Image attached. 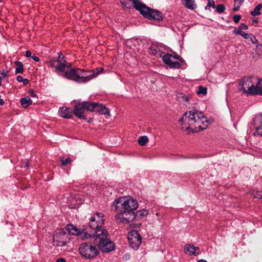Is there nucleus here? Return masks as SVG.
I'll use <instances>...</instances> for the list:
<instances>
[{
    "mask_svg": "<svg viewBox=\"0 0 262 262\" xmlns=\"http://www.w3.org/2000/svg\"><path fill=\"white\" fill-rule=\"evenodd\" d=\"M181 122L182 129L188 132H198L206 129L208 120L204 114L197 110L186 112L179 120Z\"/></svg>",
    "mask_w": 262,
    "mask_h": 262,
    "instance_id": "nucleus-1",
    "label": "nucleus"
},
{
    "mask_svg": "<svg viewBox=\"0 0 262 262\" xmlns=\"http://www.w3.org/2000/svg\"><path fill=\"white\" fill-rule=\"evenodd\" d=\"M49 65L52 68H55V72L60 75L68 79L74 80L77 79H83L89 80L91 78L89 72L80 69H73L69 65V63L65 64L58 59L51 60Z\"/></svg>",
    "mask_w": 262,
    "mask_h": 262,
    "instance_id": "nucleus-2",
    "label": "nucleus"
},
{
    "mask_svg": "<svg viewBox=\"0 0 262 262\" xmlns=\"http://www.w3.org/2000/svg\"><path fill=\"white\" fill-rule=\"evenodd\" d=\"M108 234L106 229L98 230L93 235L95 243L103 252H109L115 249V244L108 237Z\"/></svg>",
    "mask_w": 262,
    "mask_h": 262,
    "instance_id": "nucleus-3",
    "label": "nucleus"
},
{
    "mask_svg": "<svg viewBox=\"0 0 262 262\" xmlns=\"http://www.w3.org/2000/svg\"><path fill=\"white\" fill-rule=\"evenodd\" d=\"M138 207V202L133 198L120 197L115 200L111 209L113 210L134 211Z\"/></svg>",
    "mask_w": 262,
    "mask_h": 262,
    "instance_id": "nucleus-4",
    "label": "nucleus"
},
{
    "mask_svg": "<svg viewBox=\"0 0 262 262\" xmlns=\"http://www.w3.org/2000/svg\"><path fill=\"white\" fill-rule=\"evenodd\" d=\"M132 2L136 10L145 17L150 20H160L162 19V13L158 11L154 10L142 3L139 0H128Z\"/></svg>",
    "mask_w": 262,
    "mask_h": 262,
    "instance_id": "nucleus-5",
    "label": "nucleus"
},
{
    "mask_svg": "<svg viewBox=\"0 0 262 262\" xmlns=\"http://www.w3.org/2000/svg\"><path fill=\"white\" fill-rule=\"evenodd\" d=\"M257 82L256 77H246L239 82L241 90L247 95H255V84Z\"/></svg>",
    "mask_w": 262,
    "mask_h": 262,
    "instance_id": "nucleus-6",
    "label": "nucleus"
},
{
    "mask_svg": "<svg viewBox=\"0 0 262 262\" xmlns=\"http://www.w3.org/2000/svg\"><path fill=\"white\" fill-rule=\"evenodd\" d=\"M79 252L81 255L87 259L95 258L99 252L96 245L92 243H83L80 245Z\"/></svg>",
    "mask_w": 262,
    "mask_h": 262,
    "instance_id": "nucleus-7",
    "label": "nucleus"
},
{
    "mask_svg": "<svg viewBox=\"0 0 262 262\" xmlns=\"http://www.w3.org/2000/svg\"><path fill=\"white\" fill-rule=\"evenodd\" d=\"M104 222V215L100 212H96L91 217L89 222L90 227L96 232L104 229L102 226Z\"/></svg>",
    "mask_w": 262,
    "mask_h": 262,
    "instance_id": "nucleus-8",
    "label": "nucleus"
},
{
    "mask_svg": "<svg viewBox=\"0 0 262 262\" xmlns=\"http://www.w3.org/2000/svg\"><path fill=\"white\" fill-rule=\"evenodd\" d=\"M53 238L54 245L58 247L66 246L69 241L68 234L63 229L56 230Z\"/></svg>",
    "mask_w": 262,
    "mask_h": 262,
    "instance_id": "nucleus-9",
    "label": "nucleus"
},
{
    "mask_svg": "<svg viewBox=\"0 0 262 262\" xmlns=\"http://www.w3.org/2000/svg\"><path fill=\"white\" fill-rule=\"evenodd\" d=\"M117 212L116 218L120 222L124 224L133 221L136 217L134 211L115 210Z\"/></svg>",
    "mask_w": 262,
    "mask_h": 262,
    "instance_id": "nucleus-10",
    "label": "nucleus"
},
{
    "mask_svg": "<svg viewBox=\"0 0 262 262\" xmlns=\"http://www.w3.org/2000/svg\"><path fill=\"white\" fill-rule=\"evenodd\" d=\"M128 241L129 246L134 249L137 250L141 244L142 238L136 230H131L128 233Z\"/></svg>",
    "mask_w": 262,
    "mask_h": 262,
    "instance_id": "nucleus-11",
    "label": "nucleus"
},
{
    "mask_svg": "<svg viewBox=\"0 0 262 262\" xmlns=\"http://www.w3.org/2000/svg\"><path fill=\"white\" fill-rule=\"evenodd\" d=\"M90 102L88 101H83L82 103H78L75 106L74 110V114L78 118H85L84 115V111L86 110L88 111L89 105Z\"/></svg>",
    "mask_w": 262,
    "mask_h": 262,
    "instance_id": "nucleus-12",
    "label": "nucleus"
},
{
    "mask_svg": "<svg viewBox=\"0 0 262 262\" xmlns=\"http://www.w3.org/2000/svg\"><path fill=\"white\" fill-rule=\"evenodd\" d=\"M88 111L91 112H98L103 115H107L108 116H111L110 111L108 108L104 105L95 102H90V105H89Z\"/></svg>",
    "mask_w": 262,
    "mask_h": 262,
    "instance_id": "nucleus-13",
    "label": "nucleus"
},
{
    "mask_svg": "<svg viewBox=\"0 0 262 262\" xmlns=\"http://www.w3.org/2000/svg\"><path fill=\"white\" fill-rule=\"evenodd\" d=\"M185 253H188L190 255H198L200 253V249L195 247L192 244H187L185 247Z\"/></svg>",
    "mask_w": 262,
    "mask_h": 262,
    "instance_id": "nucleus-14",
    "label": "nucleus"
},
{
    "mask_svg": "<svg viewBox=\"0 0 262 262\" xmlns=\"http://www.w3.org/2000/svg\"><path fill=\"white\" fill-rule=\"evenodd\" d=\"M66 229L70 234L75 235H78L84 231L82 229L78 228L72 224L68 225L66 227Z\"/></svg>",
    "mask_w": 262,
    "mask_h": 262,
    "instance_id": "nucleus-15",
    "label": "nucleus"
},
{
    "mask_svg": "<svg viewBox=\"0 0 262 262\" xmlns=\"http://www.w3.org/2000/svg\"><path fill=\"white\" fill-rule=\"evenodd\" d=\"M256 121H257V123H256V132L254 133V135H255L257 134L262 136V115L256 117Z\"/></svg>",
    "mask_w": 262,
    "mask_h": 262,
    "instance_id": "nucleus-16",
    "label": "nucleus"
},
{
    "mask_svg": "<svg viewBox=\"0 0 262 262\" xmlns=\"http://www.w3.org/2000/svg\"><path fill=\"white\" fill-rule=\"evenodd\" d=\"M162 59L163 60V62L167 65L169 66L170 62H171L173 61V59H179L180 61H182V58H180L178 56H172L171 54H167L166 55H164L162 56Z\"/></svg>",
    "mask_w": 262,
    "mask_h": 262,
    "instance_id": "nucleus-17",
    "label": "nucleus"
},
{
    "mask_svg": "<svg viewBox=\"0 0 262 262\" xmlns=\"http://www.w3.org/2000/svg\"><path fill=\"white\" fill-rule=\"evenodd\" d=\"M59 114L60 117L67 119L70 118L72 117L70 108L66 107H60L59 108Z\"/></svg>",
    "mask_w": 262,
    "mask_h": 262,
    "instance_id": "nucleus-18",
    "label": "nucleus"
},
{
    "mask_svg": "<svg viewBox=\"0 0 262 262\" xmlns=\"http://www.w3.org/2000/svg\"><path fill=\"white\" fill-rule=\"evenodd\" d=\"M183 5L190 10H194L197 8V5L195 0H183Z\"/></svg>",
    "mask_w": 262,
    "mask_h": 262,
    "instance_id": "nucleus-19",
    "label": "nucleus"
},
{
    "mask_svg": "<svg viewBox=\"0 0 262 262\" xmlns=\"http://www.w3.org/2000/svg\"><path fill=\"white\" fill-rule=\"evenodd\" d=\"M21 105L25 108L32 104V101L28 96L22 98L20 100Z\"/></svg>",
    "mask_w": 262,
    "mask_h": 262,
    "instance_id": "nucleus-20",
    "label": "nucleus"
},
{
    "mask_svg": "<svg viewBox=\"0 0 262 262\" xmlns=\"http://www.w3.org/2000/svg\"><path fill=\"white\" fill-rule=\"evenodd\" d=\"M71 201V205H79L82 203V200L80 199V195L77 194L72 198Z\"/></svg>",
    "mask_w": 262,
    "mask_h": 262,
    "instance_id": "nucleus-21",
    "label": "nucleus"
},
{
    "mask_svg": "<svg viewBox=\"0 0 262 262\" xmlns=\"http://www.w3.org/2000/svg\"><path fill=\"white\" fill-rule=\"evenodd\" d=\"M255 95L259 94L262 95V79L257 78V82L255 84Z\"/></svg>",
    "mask_w": 262,
    "mask_h": 262,
    "instance_id": "nucleus-22",
    "label": "nucleus"
},
{
    "mask_svg": "<svg viewBox=\"0 0 262 262\" xmlns=\"http://www.w3.org/2000/svg\"><path fill=\"white\" fill-rule=\"evenodd\" d=\"M14 63L16 66V68L15 71V73H23L24 72L23 64L21 62L18 61H15Z\"/></svg>",
    "mask_w": 262,
    "mask_h": 262,
    "instance_id": "nucleus-23",
    "label": "nucleus"
},
{
    "mask_svg": "<svg viewBox=\"0 0 262 262\" xmlns=\"http://www.w3.org/2000/svg\"><path fill=\"white\" fill-rule=\"evenodd\" d=\"M262 8V4H259L255 7L254 10L250 12L251 15L255 16L256 15H259L261 14L260 10Z\"/></svg>",
    "mask_w": 262,
    "mask_h": 262,
    "instance_id": "nucleus-24",
    "label": "nucleus"
},
{
    "mask_svg": "<svg viewBox=\"0 0 262 262\" xmlns=\"http://www.w3.org/2000/svg\"><path fill=\"white\" fill-rule=\"evenodd\" d=\"M93 234H95V232H94L93 233L91 234H88L86 232H83L78 235L80 236V239L84 240L88 239L89 237L94 238V237H93Z\"/></svg>",
    "mask_w": 262,
    "mask_h": 262,
    "instance_id": "nucleus-25",
    "label": "nucleus"
},
{
    "mask_svg": "<svg viewBox=\"0 0 262 262\" xmlns=\"http://www.w3.org/2000/svg\"><path fill=\"white\" fill-rule=\"evenodd\" d=\"M148 140V139L147 136H143L139 138L138 141L140 145L144 146L147 143Z\"/></svg>",
    "mask_w": 262,
    "mask_h": 262,
    "instance_id": "nucleus-26",
    "label": "nucleus"
},
{
    "mask_svg": "<svg viewBox=\"0 0 262 262\" xmlns=\"http://www.w3.org/2000/svg\"><path fill=\"white\" fill-rule=\"evenodd\" d=\"M147 214H148V212L146 210L142 209V210H140L137 211L135 215H136V217H142L146 216Z\"/></svg>",
    "mask_w": 262,
    "mask_h": 262,
    "instance_id": "nucleus-27",
    "label": "nucleus"
},
{
    "mask_svg": "<svg viewBox=\"0 0 262 262\" xmlns=\"http://www.w3.org/2000/svg\"><path fill=\"white\" fill-rule=\"evenodd\" d=\"M215 8L216 11L220 14L223 13L225 10V7L223 4L218 5L216 7L215 6Z\"/></svg>",
    "mask_w": 262,
    "mask_h": 262,
    "instance_id": "nucleus-28",
    "label": "nucleus"
},
{
    "mask_svg": "<svg viewBox=\"0 0 262 262\" xmlns=\"http://www.w3.org/2000/svg\"><path fill=\"white\" fill-rule=\"evenodd\" d=\"M211 7H212L213 8H215V2L213 0H208V3L205 7V9L211 11L209 9V8Z\"/></svg>",
    "mask_w": 262,
    "mask_h": 262,
    "instance_id": "nucleus-29",
    "label": "nucleus"
},
{
    "mask_svg": "<svg viewBox=\"0 0 262 262\" xmlns=\"http://www.w3.org/2000/svg\"><path fill=\"white\" fill-rule=\"evenodd\" d=\"M207 93V89L203 86H200L199 87V90L197 91L198 94L205 95Z\"/></svg>",
    "mask_w": 262,
    "mask_h": 262,
    "instance_id": "nucleus-30",
    "label": "nucleus"
},
{
    "mask_svg": "<svg viewBox=\"0 0 262 262\" xmlns=\"http://www.w3.org/2000/svg\"><path fill=\"white\" fill-rule=\"evenodd\" d=\"M150 53L154 55H160L161 56L162 53L160 51L158 50L155 48H150Z\"/></svg>",
    "mask_w": 262,
    "mask_h": 262,
    "instance_id": "nucleus-31",
    "label": "nucleus"
},
{
    "mask_svg": "<svg viewBox=\"0 0 262 262\" xmlns=\"http://www.w3.org/2000/svg\"><path fill=\"white\" fill-rule=\"evenodd\" d=\"M180 97H179V99H181L182 100H180V101H184L186 102H188L189 100V98L188 96H186L184 94H180Z\"/></svg>",
    "mask_w": 262,
    "mask_h": 262,
    "instance_id": "nucleus-32",
    "label": "nucleus"
},
{
    "mask_svg": "<svg viewBox=\"0 0 262 262\" xmlns=\"http://www.w3.org/2000/svg\"><path fill=\"white\" fill-rule=\"evenodd\" d=\"M169 67L171 68H179L180 67V63L178 61H172L171 62H170Z\"/></svg>",
    "mask_w": 262,
    "mask_h": 262,
    "instance_id": "nucleus-33",
    "label": "nucleus"
},
{
    "mask_svg": "<svg viewBox=\"0 0 262 262\" xmlns=\"http://www.w3.org/2000/svg\"><path fill=\"white\" fill-rule=\"evenodd\" d=\"M61 162L62 166H66L71 162V159L70 158H67L66 159H61Z\"/></svg>",
    "mask_w": 262,
    "mask_h": 262,
    "instance_id": "nucleus-34",
    "label": "nucleus"
},
{
    "mask_svg": "<svg viewBox=\"0 0 262 262\" xmlns=\"http://www.w3.org/2000/svg\"><path fill=\"white\" fill-rule=\"evenodd\" d=\"M248 40L250 41L253 44H256L258 43V40L256 38L251 34L250 36H249V39Z\"/></svg>",
    "mask_w": 262,
    "mask_h": 262,
    "instance_id": "nucleus-35",
    "label": "nucleus"
},
{
    "mask_svg": "<svg viewBox=\"0 0 262 262\" xmlns=\"http://www.w3.org/2000/svg\"><path fill=\"white\" fill-rule=\"evenodd\" d=\"M241 18L240 15H235L233 16V19L235 23H238Z\"/></svg>",
    "mask_w": 262,
    "mask_h": 262,
    "instance_id": "nucleus-36",
    "label": "nucleus"
},
{
    "mask_svg": "<svg viewBox=\"0 0 262 262\" xmlns=\"http://www.w3.org/2000/svg\"><path fill=\"white\" fill-rule=\"evenodd\" d=\"M243 31H242V30L238 28H235L234 30V33L236 35H241V34L242 33Z\"/></svg>",
    "mask_w": 262,
    "mask_h": 262,
    "instance_id": "nucleus-37",
    "label": "nucleus"
},
{
    "mask_svg": "<svg viewBox=\"0 0 262 262\" xmlns=\"http://www.w3.org/2000/svg\"><path fill=\"white\" fill-rule=\"evenodd\" d=\"M251 34H248L243 31L242 33L241 34V36L243 37L244 38L249 39V36H250Z\"/></svg>",
    "mask_w": 262,
    "mask_h": 262,
    "instance_id": "nucleus-38",
    "label": "nucleus"
},
{
    "mask_svg": "<svg viewBox=\"0 0 262 262\" xmlns=\"http://www.w3.org/2000/svg\"><path fill=\"white\" fill-rule=\"evenodd\" d=\"M29 94L30 97H31L32 98H36L37 96L36 94L33 90L29 91Z\"/></svg>",
    "mask_w": 262,
    "mask_h": 262,
    "instance_id": "nucleus-39",
    "label": "nucleus"
},
{
    "mask_svg": "<svg viewBox=\"0 0 262 262\" xmlns=\"http://www.w3.org/2000/svg\"><path fill=\"white\" fill-rule=\"evenodd\" d=\"M239 28L241 30H247L248 28V26L245 24H241Z\"/></svg>",
    "mask_w": 262,
    "mask_h": 262,
    "instance_id": "nucleus-40",
    "label": "nucleus"
},
{
    "mask_svg": "<svg viewBox=\"0 0 262 262\" xmlns=\"http://www.w3.org/2000/svg\"><path fill=\"white\" fill-rule=\"evenodd\" d=\"M7 74H8V71H5L4 70H3L1 73L2 77L3 78L6 77L7 75Z\"/></svg>",
    "mask_w": 262,
    "mask_h": 262,
    "instance_id": "nucleus-41",
    "label": "nucleus"
},
{
    "mask_svg": "<svg viewBox=\"0 0 262 262\" xmlns=\"http://www.w3.org/2000/svg\"><path fill=\"white\" fill-rule=\"evenodd\" d=\"M26 56L28 58L32 57V56H31V52H30L29 50L27 51L26 52Z\"/></svg>",
    "mask_w": 262,
    "mask_h": 262,
    "instance_id": "nucleus-42",
    "label": "nucleus"
},
{
    "mask_svg": "<svg viewBox=\"0 0 262 262\" xmlns=\"http://www.w3.org/2000/svg\"><path fill=\"white\" fill-rule=\"evenodd\" d=\"M16 79L18 82H23L24 78L21 76H18Z\"/></svg>",
    "mask_w": 262,
    "mask_h": 262,
    "instance_id": "nucleus-43",
    "label": "nucleus"
},
{
    "mask_svg": "<svg viewBox=\"0 0 262 262\" xmlns=\"http://www.w3.org/2000/svg\"><path fill=\"white\" fill-rule=\"evenodd\" d=\"M32 58L36 62H38L39 61V58L36 56H33Z\"/></svg>",
    "mask_w": 262,
    "mask_h": 262,
    "instance_id": "nucleus-44",
    "label": "nucleus"
},
{
    "mask_svg": "<svg viewBox=\"0 0 262 262\" xmlns=\"http://www.w3.org/2000/svg\"><path fill=\"white\" fill-rule=\"evenodd\" d=\"M25 85H27L29 82V80L28 79H23V81L22 82Z\"/></svg>",
    "mask_w": 262,
    "mask_h": 262,
    "instance_id": "nucleus-45",
    "label": "nucleus"
},
{
    "mask_svg": "<svg viewBox=\"0 0 262 262\" xmlns=\"http://www.w3.org/2000/svg\"><path fill=\"white\" fill-rule=\"evenodd\" d=\"M56 262H66V260L63 258H59L57 259Z\"/></svg>",
    "mask_w": 262,
    "mask_h": 262,
    "instance_id": "nucleus-46",
    "label": "nucleus"
},
{
    "mask_svg": "<svg viewBox=\"0 0 262 262\" xmlns=\"http://www.w3.org/2000/svg\"><path fill=\"white\" fill-rule=\"evenodd\" d=\"M255 198H258L259 199H262V195L260 194L256 193V195H254Z\"/></svg>",
    "mask_w": 262,
    "mask_h": 262,
    "instance_id": "nucleus-47",
    "label": "nucleus"
},
{
    "mask_svg": "<svg viewBox=\"0 0 262 262\" xmlns=\"http://www.w3.org/2000/svg\"><path fill=\"white\" fill-rule=\"evenodd\" d=\"M129 258V255L128 254H126L123 257V259L125 260H127Z\"/></svg>",
    "mask_w": 262,
    "mask_h": 262,
    "instance_id": "nucleus-48",
    "label": "nucleus"
},
{
    "mask_svg": "<svg viewBox=\"0 0 262 262\" xmlns=\"http://www.w3.org/2000/svg\"><path fill=\"white\" fill-rule=\"evenodd\" d=\"M29 166V163H28V162H26V163L25 164V165H23H23H21V167H25V168H26V167H28Z\"/></svg>",
    "mask_w": 262,
    "mask_h": 262,
    "instance_id": "nucleus-49",
    "label": "nucleus"
},
{
    "mask_svg": "<svg viewBox=\"0 0 262 262\" xmlns=\"http://www.w3.org/2000/svg\"><path fill=\"white\" fill-rule=\"evenodd\" d=\"M58 59L59 60L61 58V56L62 55V54L61 52H59L58 53Z\"/></svg>",
    "mask_w": 262,
    "mask_h": 262,
    "instance_id": "nucleus-50",
    "label": "nucleus"
},
{
    "mask_svg": "<svg viewBox=\"0 0 262 262\" xmlns=\"http://www.w3.org/2000/svg\"><path fill=\"white\" fill-rule=\"evenodd\" d=\"M257 47V49L258 50H261V49H262V46H261V45H259L258 46H257V47Z\"/></svg>",
    "mask_w": 262,
    "mask_h": 262,
    "instance_id": "nucleus-51",
    "label": "nucleus"
},
{
    "mask_svg": "<svg viewBox=\"0 0 262 262\" xmlns=\"http://www.w3.org/2000/svg\"><path fill=\"white\" fill-rule=\"evenodd\" d=\"M197 262H207V261L204 259H200V260H198Z\"/></svg>",
    "mask_w": 262,
    "mask_h": 262,
    "instance_id": "nucleus-52",
    "label": "nucleus"
},
{
    "mask_svg": "<svg viewBox=\"0 0 262 262\" xmlns=\"http://www.w3.org/2000/svg\"><path fill=\"white\" fill-rule=\"evenodd\" d=\"M238 10V7H237V8H236V7H234V8H233V10L234 11H237Z\"/></svg>",
    "mask_w": 262,
    "mask_h": 262,
    "instance_id": "nucleus-53",
    "label": "nucleus"
},
{
    "mask_svg": "<svg viewBox=\"0 0 262 262\" xmlns=\"http://www.w3.org/2000/svg\"><path fill=\"white\" fill-rule=\"evenodd\" d=\"M239 3L241 4L242 3H243L244 2V0H239Z\"/></svg>",
    "mask_w": 262,
    "mask_h": 262,
    "instance_id": "nucleus-54",
    "label": "nucleus"
},
{
    "mask_svg": "<svg viewBox=\"0 0 262 262\" xmlns=\"http://www.w3.org/2000/svg\"><path fill=\"white\" fill-rule=\"evenodd\" d=\"M1 77H0V85H1V83H2V81H1Z\"/></svg>",
    "mask_w": 262,
    "mask_h": 262,
    "instance_id": "nucleus-55",
    "label": "nucleus"
},
{
    "mask_svg": "<svg viewBox=\"0 0 262 262\" xmlns=\"http://www.w3.org/2000/svg\"><path fill=\"white\" fill-rule=\"evenodd\" d=\"M253 21L255 22V23H257L258 20H254Z\"/></svg>",
    "mask_w": 262,
    "mask_h": 262,
    "instance_id": "nucleus-56",
    "label": "nucleus"
},
{
    "mask_svg": "<svg viewBox=\"0 0 262 262\" xmlns=\"http://www.w3.org/2000/svg\"><path fill=\"white\" fill-rule=\"evenodd\" d=\"M234 1H236L237 0H234Z\"/></svg>",
    "mask_w": 262,
    "mask_h": 262,
    "instance_id": "nucleus-57",
    "label": "nucleus"
}]
</instances>
